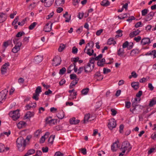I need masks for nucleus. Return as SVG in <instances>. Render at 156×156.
I'll return each instance as SVG.
<instances>
[{"mask_svg": "<svg viewBox=\"0 0 156 156\" xmlns=\"http://www.w3.org/2000/svg\"><path fill=\"white\" fill-rule=\"evenodd\" d=\"M30 137L27 136L26 139L22 136L19 137L16 141L17 147L19 151H22L25 149L27 145L29 142Z\"/></svg>", "mask_w": 156, "mask_h": 156, "instance_id": "1", "label": "nucleus"}, {"mask_svg": "<svg viewBox=\"0 0 156 156\" xmlns=\"http://www.w3.org/2000/svg\"><path fill=\"white\" fill-rule=\"evenodd\" d=\"M9 115L10 117L12 118L13 120H16L20 116L19 110L17 109L15 111H11L9 112Z\"/></svg>", "mask_w": 156, "mask_h": 156, "instance_id": "2", "label": "nucleus"}, {"mask_svg": "<svg viewBox=\"0 0 156 156\" xmlns=\"http://www.w3.org/2000/svg\"><path fill=\"white\" fill-rule=\"evenodd\" d=\"M8 93V90L6 89H5L0 92V102L2 101H4L6 98V95Z\"/></svg>", "mask_w": 156, "mask_h": 156, "instance_id": "3", "label": "nucleus"}, {"mask_svg": "<svg viewBox=\"0 0 156 156\" xmlns=\"http://www.w3.org/2000/svg\"><path fill=\"white\" fill-rule=\"evenodd\" d=\"M136 97L134 100L132 98L131 101L132 102V106L130 109V111L133 113H136Z\"/></svg>", "mask_w": 156, "mask_h": 156, "instance_id": "4", "label": "nucleus"}, {"mask_svg": "<svg viewBox=\"0 0 156 156\" xmlns=\"http://www.w3.org/2000/svg\"><path fill=\"white\" fill-rule=\"evenodd\" d=\"M108 126L110 129H112L116 127V121L114 119H111L109 120Z\"/></svg>", "mask_w": 156, "mask_h": 156, "instance_id": "5", "label": "nucleus"}, {"mask_svg": "<svg viewBox=\"0 0 156 156\" xmlns=\"http://www.w3.org/2000/svg\"><path fill=\"white\" fill-rule=\"evenodd\" d=\"M130 144L127 141H125L123 142L122 144L121 148L122 149H124L127 150L128 152L130 151L131 150V147H130Z\"/></svg>", "mask_w": 156, "mask_h": 156, "instance_id": "6", "label": "nucleus"}, {"mask_svg": "<svg viewBox=\"0 0 156 156\" xmlns=\"http://www.w3.org/2000/svg\"><path fill=\"white\" fill-rule=\"evenodd\" d=\"M53 61L54 62L53 63V65L55 66H57L60 64L61 62V58L59 57H55L53 59Z\"/></svg>", "mask_w": 156, "mask_h": 156, "instance_id": "7", "label": "nucleus"}, {"mask_svg": "<svg viewBox=\"0 0 156 156\" xmlns=\"http://www.w3.org/2000/svg\"><path fill=\"white\" fill-rule=\"evenodd\" d=\"M155 12L151 11L147 14L145 19V20L146 21H148L151 20L154 17Z\"/></svg>", "mask_w": 156, "mask_h": 156, "instance_id": "8", "label": "nucleus"}, {"mask_svg": "<svg viewBox=\"0 0 156 156\" xmlns=\"http://www.w3.org/2000/svg\"><path fill=\"white\" fill-rule=\"evenodd\" d=\"M91 64L90 63H88L86 65H85L84 66V72L87 73H88L91 72L94 68H93V67L92 68L90 67Z\"/></svg>", "mask_w": 156, "mask_h": 156, "instance_id": "9", "label": "nucleus"}, {"mask_svg": "<svg viewBox=\"0 0 156 156\" xmlns=\"http://www.w3.org/2000/svg\"><path fill=\"white\" fill-rule=\"evenodd\" d=\"M151 43L150 40L148 37H145L142 39L141 41V44L142 45L149 44Z\"/></svg>", "mask_w": 156, "mask_h": 156, "instance_id": "10", "label": "nucleus"}, {"mask_svg": "<svg viewBox=\"0 0 156 156\" xmlns=\"http://www.w3.org/2000/svg\"><path fill=\"white\" fill-rule=\"evenodd\" d=\"M54 0H44L43 1V0H41V2H45L44 6L46 7H49L53 3Z\"/></svg>", "mask_w": 156, "mask_h": 156, "instance_id": "11", "label": "nucleus"}, {"mask_svg": "<svg viewBox=\"0 0 156 156\" xmlns=\"http://www.w3.org/2000/svg\"><path fill=\"white\" fill-rule=\"evenodd\" d=\"M22 45L21 43H19L18 45H15V47L12 49V51L13 53H16L20 49V47Z\"/></svg>", "mask_w": 156, "mask_h": 156, "instance_id": "12", "label": "nucleus"}, {"mask_svg": "<svg viewBox=\"0 0 156 156\" xmlns=\"http://www.w3.org/2000/svg\"><path fill=\"white\" fill-rule=\"evenodd\" d=\"M43 59V57L41 55H37L34 58V62L36 64H38L41 62Z\"/></svg>", "mask_w": 156, "mask_h": 156, "instance_id": "13", "label": "nucleus"}, {"mask_svg": "<svg viewBox=\"0 0 156 156\" xmlns=\"http://www.w3.org/2000/svg\"><path fill=\"white\" fill-rule=\"evenodd\" d=\"M106 63L105 59L104 58H103L101 60H99L97 62L98 66L101 67L104 66Z\"/></svg>", "mask_w": 156, "mask_h": 156, "instance_id": "14", "label": "nucleus"}, {"mask_svg": "<svg viewBox=\"0 0 156 156\" xmlns=\"http://www.w3.org/2000/svg\"><path fill=\"white\" fill-rule=\"evenodd\" d=\"M145 55H153V58H154L156 57V50H153L152 51H150L147 52Z\"/></svg>", "mask_w": 156, "mask_h": 156, "instance_id": "15", "label": "nucleus"}, {"mask_svg": "<svg viewBox=\"0 0 156 156\" xmlns=\"http://www.w3.org/2000/svg\"><path fill=\"white\" fill-rule=\"evenodd\" d=\"M101 5L104 7H107L110 5V2L108 0H103L101 2Z\"/></svg>", "mask_w": 156, "mask_h": 156, "instance_id": "16", "label": "nucleus"}, {"mask_svg": "<svg viewBox=\"0 0 156 156\" xmlns=\"http://www.w3.org/2000/svg\"><path fill=\"white\" fill-rule=\"evenodd\" d=\"M6 20V16L3 13H0V23H2Z\"/></svg>", "mask_w": 156, "mask_h": 156, "instance_id": "17", "label": "nucleus"}, {"mask_svg": "<svg viewBox=\"0 0 156 156\" xmlns=\"http://www.w3.org/2000/svg\"><path fill=\"white\" fill-rule=\"evenodd\" d=\"M75 118L74 117L70 119L69 120L70 123L71 124H77L79 123L80 120H76Z\"/></svg>", "mask_w": 156, "mask_h": 156, "instance_id": "18", "label": "nucleus"}, {"mask_svg": "<svg viewBox=\"0 0 156 156\" xmlns=\"http://www.w3.org/2000/svg\"><path fill=\"white\" fill-rule=\"evenodd\" d=\"M119 147L117 142L114 143L111 146V150L114 152L116 151L117 149Z\"/></svg>", "mask_w": 156, "mask_h": 156, "instance_id": "19", "label": "nucleus"}, {"mask_svg": "<svg viewBox=\"0 0 156 156\" xmlns=\"http://www.w3.org/2000/svg\"><path fill=\"white\" fill-rule=\"evenodd\" d=\"M26 123L24 122L21 121L18 123L17 126L19 129H21L22 128L26 126Z\"/></svg>", "mask_w": 156, "mask_h": 156, "instance_id": "20", "label": "nucleus"}, {"mask_svg": "<svg viewBox=\"0 0 156 156\" xmlns=\"http://www.w3.org/2000/svg\"><path fill=\"white\" fill-rule=\"evenodd\" d=\"M79 80V79H76V80H73L69 85V88L70 89L72 88L73 86H74L77 83Z\"/></svg>", "mask_w": 156, "mask_h": 156, "instance_id": "21", "label": "nucleus"}, {"mask_svg": "<svg viewBox=\"0 0 156 156\" xmlns=\"http://www.w3.org/2000/svg\"><path fill=\"white\" fill-rule=\"evenodd\" d=\"M34 113L33 112H28L26 113L25 115V117L26 118V119H28L32 116L34 115Z\"/></svg>", "mask_w": 156, "mask_h": 156, "instance_id": "22", "label": "nucleus"}, {"mask_svg": "<svg viewBox=\"0 0 156 156\" xmlns=\"http://www.w3.org/2000/svg\"><path fill=\"white\" fill-rule=\"evenodd\" d=\"M35 152V150L34 149H30L28 150L27 152L23 156H28L33 154Z\"/></svg>", "mask_w": 156, "mask_h": 156, "instance_id": "23", "label": "nucleus"}, {"mask_svg": "<svg viewBox=\"0 0 156 156\" xmlns=\"http://www.w3.org/2000/svg\"><path fill=\"white\" fill-rule=\"evenodd\" d=\"M51 117H49L46 119V121L47 123H52V121H55V122H57V119H51Z\"/></svg>", "mask_w": 156, "mask_h": 156, "instance_id": "24", "label": "nucleus"}, {"mask_svg": "<svg viewBox=\"0 0 156 156\" xmlns=\"http://www.w3.org/2000/svg\"><path fill=\"white\" fill-rule=\"evenodd\" d=\"M116 43V41H114L113 38H112L109 39L107 42V44L109 45H111L112 44L115 45Z\"/></svg>", "mask_w": 156, "mask_h": 156, "instance_id": "25", "label": "nucleus"}, {"mask_svg": "<svg viewBox=\"0 0 156 156\" xmlns=\"http://www.w3.org/2000/svg\"><path fill=\"white\" fill-rule=\"evenodd\" d=\"M57 116L59 119H62L64 116V112L62 111H60L57 114Z\"/></svg>", "mask_w": 156, "mask_h": 156, "instance_id": "26", "label": "nucleus"}, {"mask_svg": "<svg viewBox=\"0 0 156 156\" xmlns=\"http://www.w3.org/2000/svg\"><path fill=\"white\" fill-rule=\"evenodd\" d=\"M55 135H51L49 138L48 140V142L49 143H50L51 144H52L53 143V141L55 138Z\"/></svg>", "mask_w": 156, "mask_h": 156, "instance_id": "27", "label": "nucleus"}, {"mask_svg": "<svg viewBox=\"0 0 156 156\" xmlns=\"http://www.w3.org/2000/svg\"><path fill=\"white\" fill-rule=\"evenodd\" d=\"M95 59L94 58L92 57L90 58L89 62L88 63H90V64H91L92 65V67H93V68H94V63L95 62Z\"/></svg>", "mask_w": 156, "mask_h": 156, "instance_id": "28", "label": "nucleus"}, {"mask_svg": "<svg viewBox=\"0 0 156 156\" xmlns=\"http://www.w3.org/2000/svg\"><path fill=\"white\" fill-rule=\"evenodd\" d=\"M155 104H156V99H152L150 101L149 105L150 107H152Z\"/></svg>", "mask_w": 156, "mask_h": 156, "instance_id": "29", "label": "nucleus"}, {"mask_svg": "<svg viewBox=\"0 0 156 156\" xmlns=\"http://www.w3.org/2000/svg\"><path fill=\"white\" fill-rule=\"evenodd\" d=\"M65 2L64 0H56L55 3L58 6H60L62 4H63Z\"/></svg>", "mask_w": 156, "mask_h": 156, "instance_id": "30", "label": "nucleus"}, {"mask_svg": "<svg viewBox=\"0 0 156 156\" xmlns=\"http://www.w3.org/2000/svg\"><path fill=\"white\" fill-rule=\"evenodd\" d=\"M123 49V48H120L118 50L117 54L119 56H122L124 54L125 52Z\"/></svg>", "mask_w": 156, "mask_h": 156, "instance_id": "31", "label": "nucleus"}, {"mask_svg": "<svg viewBox=\"0 0 156 156\" xmlns=\"http://www.w3.org/2000/svg\"><path fill=\"white\" fill-rule=\"evenodd\" d=\"M12 41L10 40H8L4 42L3 43V46L5 48L7 47L8 46L10 45Z\"/></svg>", "mask_w": 156, "mask_h": 156, "instance_id": "32", "label": "nucleus"}, {"mask_svg": "<svg viewBox=\"0 0 156 156\" xmlns=\"http://www.w3.org/2000/svg\"><path fill=\"white\" fill-rule=\"evenodd\" d=\"M89 89L87 88L83 89L81 91V93L82 94L85 95L87 94L88 92L89 91Z\"/></svg>", "mask_w": 156, "mask_h": 156, "instance_id": "33", "label": "nucleus"}, {"mask_svg": "<svg viewBox=\"0 0 156 156\" xmlns=\"http://www.w3.org/2000/svg\"><path fill=\"white\" fill-rule=\"evenodd\" d=\"M90 118V114H87L85 115L84 119L83 120V123H86V122H88V119Z\"/></svg>", "mask_w": 156, "mask_h": 156, "instance_id": "34", "label": "nucleus"}, {"mask_svg": "<svg viewBox=\"0 0 156 156\" xmlns=\"http://www.w3.org/2000/svg\"><path fill=\"white\" fill-rule=\"evenodd\" d=\"M136 35V30H135L131 32L129 35V37L131 38L134 37Z\"/></svg>", "mask_w": 156, "mask_h": 156, "instance_id": "35", "label": "nucleus"}, {"mask_svg": "<svg viewBox=\"0 0 156 156\" xmlns=\"http://www.w3.org/2000/svg\"><path fill=\"white\" fill-rule=\"evenodd\" d=\"M128 14H124L123 15H120L118 16V18L119 19H124L128 17Z\"/></svg>", "mask_w": 156, "mask_h": 156, "instance_id": "36", "label": "nucleus"}, {"mask_svg": "<svg viewBox=\"0 0 156 156\" xmlns=\"http://www.w3.org/2000/svg\"><path fill=\"white\" fill-rule=\"evenodd\" d=\"M49 24L47 23L46 24L44 27V30L45 32H49L51 31V28H49L48 27Z\"/></svg>", "mask_w": 156, "mask_h": 156, "instance_id": "37", "label": "nucleus"}, {"mask_svg": "<svg viewBox=\"0 0 156 156\" xmlns=\"http://www.w3.org/2000/svg\"><path fill=\"white\" fill-rule=\"evenodd\" d=\"M66 46L63 44H61L58 48V50L59 52H61L65 48Z\"/></svg>", "mask_w": 156, "mask_h": 156, "instance_id": "38", "label": "nucleus"}, {"mask_svg": "<svg viewBox=\"0 0 156 156\" xmlns=\"http://www.w3.org/2000/svg\"><path fill=\"white\" fill-rule=\"evenodd\" d=\"M39 96V94H38L35 93L33 94V96L32 97V98L33 99H35V100L37 101L39 99L38 97Z\"/></svg>", "mask_w": 156, "mask_h": 156, "instance_id": "39", "label": "nucleus"}, {"mask_svg": "<svg viewBox=\"0 0 156 156\" xmlns=\"http://www.w3.org/2000/svg\"><path fill=\"white\" fill-rule=\"evenodd\" d=\"M148 9H144L141 11V14L143 16H144L147 13Z\"/></svg>", "mask_w": 156, "mask_h": 156, "instance_id": "40", "label": "nucleus"}, {"mask_svg": "<svg viewBox=\"0 0 156 156\" xmlns=\"http://www.w3.org/2000/svg\"><path fill=\"white\" fill-rule=\"evenodd\" d=\"M37 24V23L36 22H34L29 26V30H32L35 27L36 25Z\"/></svg>", "mask_w": 156, "mask_h": 156, "instance_id": "41", "label": "nucleus"}, {"mask_svg": "<svg viewBox=\"0 0 156 156\" xmlns=\"http://www.w3.org/2000/svg\"><path fill=\"white\" fill-rule=\"evenodd\" d=\"M132 77L136 78V74L135 71H133L131 73V75L129 76V78L130 79Z\"/></svg>", "mask_w": 156, "mask_h": 156, "instance_id": "42", "label": "nucleus"}, {"mask_svg": "<svg viewBox=\"0 0 156 156\" xmlns=\"http://www.w3.org/2000/svg\"><path fill=\"white\" fill-rule=\"evenodd\" d=\"M122 31L119 30L117 31V33L118 34V35H116L115 36L116 38H118L119 37H121L122 36Z\"/></svg>", "mask_w": 156, "mask_h": 156, "instance_id": "43", "label": "nucleus"}, {"mask_svg": "<svg viewBox=\"0 0 156 156\" xmlns=\"http://www.w3.org/2000/svg\"><path fill=\"white\" fill-rule=\"evenodd\" d=\"M66 69L65 67H63L60 70L59 74L60 75H63L66 72Z\"/></svg>", "mask_w": 156, "mask_h": 156, "instance_id": "44", "label": "nucleus"}, {"mask_svg": "<svg viewBox=\"0 0 156 156\" xmlns=\"http://www.w3.org/2000/svg\"><path fill=\"white\" fill-rule=\"evenodd\" d=\"M42 91L41 88L40 86H38L37 87L35 90V92L36 93H38L39 94Z\"/></svg>", "mask_w": 156, "mask_h": 156, "instance_id": "45", "label": "nucleus"}, {"mask_svg": "<svg viewBox=\"0 0 156 156\" xmlns=\"http://www.w3.org/2000/svg\"><path fill=\"white\" fill-rule=\"evenodd\" d=\"M25 34V33L23 31H20L18 33L16 34V36L17 37H20L22 35H24Z\"/></svg>", "mask_w": 156, "mask_h": 156, "instance_id": "46", "label": "nucleus"}, {"mask_svg": "<svg viewBox=\"0 0 156 156\" xmlns=\"http://www.w3.org/2000/svg\"><path fill=\"white\" fill-rule=\"evenodd\" d=\"M5 150V146L2 144L0 143V152H2L4 151Z\"/></svg>", "mask_w": 156, "mask_h": 156, "instance_id": "47", "label": "nucleus"}, {"mask_svg": "<svg viewBox=\"0 0 156 156\" xmlns=\"http://www.w3.org/2000/svg\"><path fill=\"white\" fill-rule=\"evenodd\" d=\"M19 39L16 38H14L13 40V42L15 45H18L19 43H21V42L19 41Z\"/></svg>", "mask_w": 156, "mask_h": 156, "instance_id": "48", "label": "nucleus"}, {"mask_svg": "<svg viewBox=\"0 0 156 156\" xmlns=\"http://www.w3.org/2000/svg\"><path fill=\"white\" fill-rule=\"evenodd\" d=\"M19 19V17L18 16H16L15 19L12 22V25L13 26L15 25V24H16L17 22H18V20Z\"/></svg>", "mask_w": 156, "mask_h": 156, "instance_id": "49", "label": "nucleus"}, {"mask_svg": "<svg viewBox=\"0 0 156 156\" xmlns=\"http://www.w3.org/2000/svg\"><path fill=\"white\" fill-rule=\"evenodd\" d=\"M70 78L71 80H76V79H79L77 77V76L75 74H71L70 75Z\"/></svg>", "mask_w": 156, "mask_h": 156, "instance_id": "50", "label": "nucleus"}, {"mask_svg": "<svg viewBox=\"0 0 156 156\" xmlns=\"http://www.w3.org/2000/svg\"><path fill=\"white\" fill-rule=\"evenodd\" d=\"M111 70L109 69H106L105 68H103V73L104 74L108 73L111 72Z\"/></svg>", "mask_w": 156, "mask_h": 156, "instance_id": "51", "label": "nucleus"}, {"mask_svg": "<svg viewBox=\"0 0 156 156\" xmlns=\"http://www.w3.org/2000/svg\"><path fill=\"white\" fill-rule=\"evenodd\" d=\"M26 20V19H23L21 22H19L18 23V24L20 26H23L25 23V21Z\"/></svg>", "mask_w": 156, "mask_h": 156, "instance_id": "52", "label": "nucleus"}, {"mask_svg": "<svg viewBox=\"0 0 156 156\" xmlns=\"http://www.w3.org/2000/svg\"><path fill=\"white\" fill-rule=\"evenodd\" d=\"M129 44V43L127 41H126L122 45V48H125L126 47L128 48V45Z\"/></svg>", "mask_w": 156, "mask_h": 156, "instance_id": "53", "label": "nucleus"}, {"mask_svg": "<svg viewBox=\"0 0 156 156\" xmlns=\"http://www.w3.org/2000/svg\"><path fill=\"white\" fill-rule=\"evenodd\" d=\"M78 51V49L76 48L75 46H74L73 48L72 52L73 53L75 54L77 53Z\"/></svg>", "mask_w": 156, "mask_h": 156, "instance_id": "54", "label": "nucleus"}, {"mask_svg": "<svg viewBox=\"0 0 156 156\" xmlns=\"http://www.w3.org/2000/svg\"><path fill=\"white\" fill-rule=\"evenodd\" d=\"M73 67V65L72 64H71L69 67L68 68V69L67 70V73H71L72 71L71 69V67Z\"/></svg>", "mask_w": 156, "mask_h": 156, "instance_id": "55", "label": "nucleus"}, {"mask_svg": "<svg viewBox=\"0 0 156 156\" xmlns=\"http://www.w3.org/2000/svg\"><path fill=\"white\" fill-rule=\"evenodd\" d=\"M131 85L132 87L134 89L136 90V82H133L131 83Z\"/></svg>", "mask_w": 156, "mask_h": 156, "instance_id": "56", "label": "nucleus"}, {"mask_svg": "<svg viewBox=\"0 0 156 156\" xmlns=\"http://www.w3.org/2000/svg\"><path fill=\"white\" fill-rule=\"evenodd\" d=\"M26 108H27V110H29L31 108H35L36 107V103H35V105H33L32 106L30 105H27L26 106Z\"/></svg>", "mask_w": 156, "mask_h": 156, "instance_id": "57", "label": "nucleus"}, {"mask_svg": "<svg viewBox=\"0 0 156 156\" xmlns=\"http://www.w3.org/2000/svg\"><path fill=\"white\" fill-rule=\"evenodd\" d=\"M84 69V66L80 67L78 69V72L77 73L78 74L81 73V72Z\"/></svg>", "mask_w": 156, "mask_h": 156, "instance_id": "58", "label": "nucleus"}, {"mask_svg": "<svg viewBox=\"0 0 156 156\" xmlns=\"http://www.w3.org/2000/svg\"><path fill=\"white\" fill-rule=\"evenodd\" d=\"M7 69L5 68H1V73L2 75L5 74L7 72Z\"/></svg>", "mask_w": 156, "mask_h": 156, "instance_id": "59", "label": "nucleus"}, {"mask_svg": "<svg viewBox=\"0 0 156 156\" xmlns=\"http://www.w3.org/2000/svg\"><path fill=\"white\" fill-rule=\"evenodd\" d=\"M111 111L112 112V115L113 116L115 115L117 113V111L114 109H111Z\"/></svg>", "mask_w": 156, "mask_h": 156, "instance_id": "60", "label": "nucleus"}, {"mask_svg": "<svg viewBox=\"0 0 156 156\" xmlns=\"http://www.w3.org/2000/svg\"><path fill=\"white\" fill-rule=\"evenodd\" d=\"M135 18L133 16H131L130 17H129L128 19H127L126 20L127 21L129 22H131V21L133 20H135Z\"/></svg>", "mask_w": 156, "mask_h": 156, "instance_id": "61", "label": "nucleus"}, {"mask_svg": "<svg viewBox=\"0 0 156 156\" xmlns=\"http://www.w3.org/2000/svg\"><path fill=\"white\" fill-rule=\"evenodd\" d=\"M63 154L60 151H57L55 153V156H63Z\"/></svg>", "mask_w": 156, "mask_h": 156, "instance_id": "62", "label": "nucleus"}, {"mask_svg": "<svg viewBox=\"0 0 156 156\" xmlns=\"http://www.w3.org/2000/svg\"><path fill=\"white\" fill-rule=\"evenodd\" d=\"M80 150L83 154L85 155L87 154V150L85 148H81Z\"/></svg>", "mask_w": 156, "mask_h": 156, "instance_id": "63", "label": "nucleus"}, {"mask_svg": "<svg viewBox=\"0 0 156 156\" xmlns=\"http://www.w3.org/2000/svg\"><path fill=\"white\" fill-rule=\"evenodd\" d=\"M42 152L41 151H37L34 156H40L42 155Z\"/></svg>", "mask_w": 156, "mask_h": 156, "instance_id": "64", "label": "nucleus"}]
</instances>
